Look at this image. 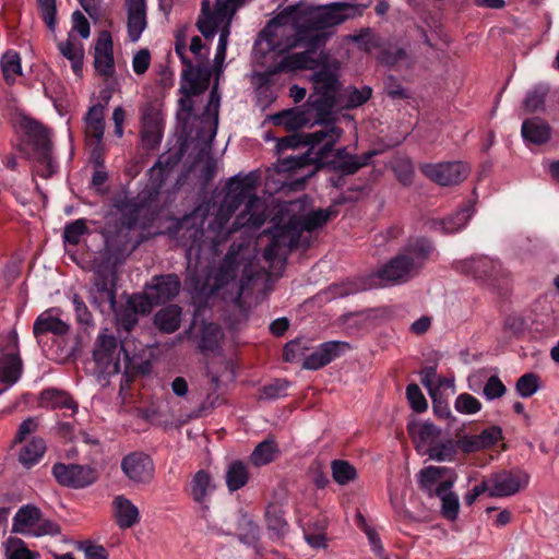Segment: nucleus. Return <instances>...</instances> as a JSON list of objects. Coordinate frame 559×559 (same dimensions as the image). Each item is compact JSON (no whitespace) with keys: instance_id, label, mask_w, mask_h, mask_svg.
<instances>
[{"instance_id":"1","label":"nucleus","mask_w":559,"mask_h":559,"mask_svg":"<svg viewBox=\"0 0 559 559\" xmlns=\"http://www.w3.org/2000/svg\"><path fill=\"white\" fill-rule=\"evenodd\" d=\"M366 5L350 2H332L325 5L300 10L298 5L284 9L277 19H289L293 22L295 34L286 38L282 45L277 37L263 29L261 36L265 37L267 48L278 52H287L297 47H305V51L287 55L276 64L275 72H292L297 70H313L325 61L322 52L328 35L326 28L337 26L347 20L361 16Z\"/></svg>"},{"instance_id":"2","label":"nucleus","mask_w":559,"mask_h":559,"mask_svg":"<svg viewBox=\"0 0 559 559\" xmlns=\"http://www.w3.org/2000/svg\"><path fill=\"white\" fill-rule=\"evenodd\" d=\"M336 97L311 93L306 103L308 115L312 114L314 121L322 124L323 128L310 133L295 132L281 138L276 144L277 152L282 154L288 147H297L302 144L311 146L322 144L318 154L319 159L329 155L342 134V129L334 126L333 109L336 106Z\"/></svg>"},{"instance_id":"3","label":"nucleus","mask_w":559,"mask_h":559,"mask_svg":"<svg viewBox=\"0 0 559 559\" xmlns=\"http://www.w3.org/2000/svg\"><path fill=\"white\" fill-rule=\"evenodd\" d=\"M435 251L426 237H411L399 252L370 277L371 285L388 286L409 282L419 275Z\"/></svg>"},{"instance_id":"4","label":"nucleus","mask_w":559,"mask_h":559,"mask_svg":"<svg viewBox=\"0 0 559 559\" xmlns=\"http://www.w3.org/2000/svg\"><path fill=\"white\" fill-rule=\"evenodd\" d=\"M229 209L235 211L241 204L245 209L234 221V229L246 228L250 231L260 229L265 223L269 213L265 201L255 194L254 181L250 176L230 178L225 187V195L222 200Z\"/></svg>"},{"instance_id":"5","label":"nucleus","mask_w":559,"mask_h":559,"mask_svg":"<svg viewBox=\"0 0 559 559\" xmlns=\"http://www.w3.org/2000/svg\"><path fill=\"white\" fill-rule=\"evenodd\" d=\"M20 126L29 139L35 160L40 165L39 168L33 170L34 176L37 175L45 179L52 177L58 171V164L52 158V142L48 129L27 116H22Z\"/></svg>"},{"instance_id":"6","label":"nucleus","mask_w":559,"mask_h":559,"mask_svg":"<svg viewBox=\"0 0 559 559\" xmlns=\"http://www.w3.org/2000/svg\"><path fill=\"white\" fill-rule=\"evenodd\" d=\"M117 265L110 258L103 260L94 270L91 288V302L102 312L107 304L109 310L117 305Z\"/></svg>"},{"instance_id":"7","label":"nucleus","mask_w":559,"mask_h":559,"mask_svg":"<svg viewBox=\"0 0 559 559\" xmlns=\"http://www.w3.org/2000/svg\"><path fill=\"white\" fill-rule=\"evenodd\" d=\"M454 267L457 272L472 276L492 288H500L507 284V272L501 263L488 257H472L457 261Z\"/></svg>"},{"instance_id":"8","label":"nucleus","mask_w":559,"mask_h":559,"mask_svg":"<svg viewBox=\"0 0 559 559\" xmlns=\"http://www.w3.org/2000/svg\"><path fill=\"white\" fill-rule=\"evenodd\" d=\"M22 367L16 331L0 335V382L9 385L17 382L22 374Z\"/></svg>"},{"instance_id":"9","label":"nucleus","mask_w":559,"mask_h":559,"mask_svg":"<svg viewBox=\"0 0 559 559\" xmlns=\"http://www.w3.org/2000/svg\"><path fill=\"white\" fill-rule=\"evenodd\" d=\"M418 489L432 499L452 489L457 480L456 472L448 466L429 465L421 468L417 474Z\"/></svg>"},{"instance_id":"10","label":"nucleus","mask_w":559,"mask_h":559,"mask_svg":"<svg viewBox=\"0 0 559 559\" xmlns=\"http://www.w3.org/2000/svg\"><path fill=\"white\" fill-rule=\"evenodd\" d=\"M117 350L118 342L114 335H98L94 344L93 360L99 373L110 377L120 372V358Z\"/></svg>"},{"instance_id":"11","label":"nucleus","mask_w":559,"mask_h":559,"mask_svg":"<svg viewBox=\"0 0 559 559\" xmlns=\"http://www.w3.org/2000/svg\"><path fill=\"white\" fill-rule=\"evenodd\" d=\"M421 174L440 186H454L465 180L469 174L466 164L462 162L425 163L419 165Z\"/></svg>"},{"instance_id":"12","label":"nucleus","mask_w":559,"mask_h":559,"mask_svg":"<svg viewBox=\"0 0 559 559\" xmlns=\"http://www.w3.org/2000/svg\"><path fill=\"white\" fill-rule=\"evenodd\" d=\"M181 282L177 274H165L154 276L152 283L146 285L141 297L146 299L151 310L154 306L165 304L174 299L180 290Z\"/></svg>"},{"instance_id":"13","label":"nucleus","mask_w":559,"mask_h":559,"mask_svg":"<svg viewBox=\"0 0 559 559\" xmlns=\"http://www.w3.org/2000/svg\"><path fill=\"white\" fill-rule=\"evenodd\" d=\"M488 481L490 485L489 497H510L528 485L530 475L522 469H502L491 474Z\"/></svg>"},{"instance_id":"14","label":"nucleus","mask_w":559,"mask_h":559,"mask_svg":"<svg viewBox=\"0 0 559 559\" xmlns=\"http://www.w3.org/2000/svg\"><path fill=\"white\" fill-rule=\"evenodd\" d=\"M120 467L124 476L133 484H148L154 477V462L148 454L142 451H133L124 455Z\"/></svg>"},{"instance_id":"15","label":"nucleus","mask_w":559,"mask_h":559,"mask_svg":"<svg viewBox=\"0 0 559 559\" xmlns=\"http://www.w3.org/2000/svg\"><path fill=\"white\" fill-rule=\"evenodd\" d=\"M52 475L61 485L70 488H84L95 481V471L79 464L56 463Z\"/></svg>"},{"instance_id":"16","label":"nucleus","mask_w":559,"mask_h":559,"mask_svg":"<svg viewBox=\"0 0 559 559\" xmlns=\"http://www.w3.org/2000/svg\"><path fill=\"white\" fill-rule=\"evenodd\" d=\"M116 316L118 332L130 333L139 322V314H147L152 310L146 299L140 294H133L129 297L124 306L112 310Z\"/></svg>"},{"instance_id":"17","label":"nucleus","mask_w":559,"mask_h":559,"mask_svg":"<svg viewBox=\"0 0 559 559\" xmlns=\"http://www.w3.org/2000/svg\"><path fill=\"white\" fill-rule=\"evenodd\" d=\"M330 210H316L301 217H290L286 224L288 231L292 234V238L288 241L290 248H297L301 231H313L318 228L323 227L332 215Z\"/></svg>"},{"instance_id":"18","label":"nucleus","mask_w":559,"mask_h":559,"mask_svg":"<svg viewBox=\"0 0 559 559\" xmlns=\"http://www.w3.org/2000/svg\"><path fill=\"white\" fill-rule=\"evenodd\" d=\"M94 67L104 78L115 73L114 43L110 32L102 31L94 47Z\"/></svg>"},{"instance_id":"19","label":"nucleus","mask_w":559,"mask_h":559,"mask_svg":"<svg viewBox=\"0 0 559 559\" xmlns=\"http://www.w3.org/2000/svg\"><path fill=\"white\" fill-rule=\"evenodd\" d=\"M58 308H49L41 312L34 321L33 334L40 342L41 336L50 333L55 336H64L70 330V325L60 319Z\"/></svg>"},{"instance_id":"20","label":"nucleus","mask_w":559,"mask_h":559,"mask_svg":"<svg viewBox=\"0 0 559 559\" xmlns=\"http://www.w3.org/2000/svg\"><path fill=\"white\" fill-rule=\"evenodd\" d=\"M191 289L193 304L195 310L193 314L192 325L195 324L197 318L201 314L202 310L209 307L210 300L219 292L217 287H214V282L211 277V272H207L204 276L195 275L191 278Z\"/></svg>"},{"instance_id":"21","label":"nucleus","mask_w":559,"mask_h":559,"mask_svg":"<svg viewBox=\"0 0 559 559\" xmlns=\"http://www.w3.org/2000/svg\"><path fill=\"white\" fill-rule=\"evenodd\" d=\"M224 332L219 324L202 321L198 332L191 335L197 348L203 355L215 354L221 349Z\"/></svg>"},{"instance_id":"22","label":"nucleus","mask_w":559,"mask_h":559,"mask_svg":"<svg viewBox=\"0 0 559 559\" xmlns=\"http://www.w3.org/2000/svg\"><path fill=\"white\" fill-rule=\"evenodd\" d=\"M154 201L142 199V192L136 198L124 195L115 201V207L121 215V224L128 229H132L138 225L139 218L143 210L150 206Z\"/></svg>"},{"instance_id":"23","label":"nucleus","mask_w":559,"mask_h":559,"mask_svg":"<svg viewBox=\"0 0 559 559\" xmlns=\"http://www.w3.org/2000/svg\"><path fill=\"white\" fill-rule=\"evenodd\" d=\"M191 216L175 219L166 228V234L170 238L182 240L185 246L193 247L203 236V229L197 226Z\"/></svg>"},{"instance_id":"24","label":"nucleus","mask_w":559,"mask_h":559,"mask_svg":"<svg viewBox=\"0 0 559 559\" xmlns=\"http://www.w3.org/2000/svg\"><path fill=\"white\" fill-rule=\"evenodd\" d=\"M39 406L47 409H70L73 415L78 411V403L73 396L64 391L57 388H47L40 392Z\"/></svg>"},{"instance_id":"25","label":"nucleus","mask_w":559,"mask_h":559,"mask_svg":"<svg viewBox=\"0 0 559 559\" xmlns=\"http://www.w3.org/2000/svg\"><path fill=\"white\" fill-rule=\"evenodd\" d=\"M126 5L128 9V37L135 43L146 27V3L145 0H126Z\"/></svg>"},{"instance_id":"26","label":"nucleus","mask_w":559,"mask_h":559,"mask_svg":"<svg viewBox=\"0 0 559 559\" xmlns=\"http://www.w3.org/2000/svg\"><path fill=\"white\" fill-rule=\"evenodd\" d=\"M308 146V150L306 153L296 155V156H287L283 157L280 160V168L283 171H296L298 169H301L309 165H317L320 166L324 162V159L329 156L326 155L324 158L319 159V152L322 147V144L311 146L310 144H302L297 146L299 147H306Z\"/></svg>"},{"instance_id":"27","label":"nucleus","mask_w":559,"mask_h":559,"mask_svg":"<svg viewBox=\"0 0 559 559\" xmlns=\"http://www.w3.org/2000/svg\"><path fill=\"white\" fill-rule=\"evenodd\" d=\"M181 80L186 90L194 93V96H199L209 88L211 71L207 67H193V63H191L182 70Z\"/></svg>"},{"instance_id":"28","label":"nucleus","mask_w":559,"mask_h":559,"mask_svg":"<svg viewBox=\"0 0 559 559\" xmlns=\"http://www.w3.org/2000/svg\"><path fill=\"white\" fill-rule=\"evenodd\" d=\"M471 216L469 209L464 207L447 217L431 218L427 222V225L431 230L450 235L460 231L467 224Z\"/></svg>"},{"instance_id":"29","label":"nucleus","mask_w":559,"mask_h":559,"mask_svg":"<svg viewBox=\"0 0 559 559\" xmlns=\"http://www.w3.org/2000/svg\"><path fill=\"white\" fill-rule=\"evenodd\" d=\"M116 523L120 528H130L140 522V511L132 501L120 495L112 501Z\"/></svg>"},{"instance_id":"30","label":"nucleus","mask_w":559,"mask_h":559,"mask_svg":"<svg viewBox=\"0 0 559 559\" xmlns=\"http://www.w3.org/2000/svg\"><path fill=\"white\" fill-rule=\"evenodd\" d=\"M43 515L41 510L34 504L22 506L12 520V533L15 534H29L35 528L40 516Z\"/></svg>"},{"instance_id":"31","label":"nucleus","mask_w":559,"mask_h":559,"mask_svg":"<svg viewBox=\"0 0 559 559\" xmlns=\"http://www.w3.org/2000/svg\"><path fill=\"white\" fill-rule=\"evenodd\" d=\"M374 155L376 153L373 151H369L361 156H347V158L342 160H328L326 157L324 162L320 164V166L326 165L335 173L349 176L356 174L360 168L367 166Z\"/></svg>"},{"instance_id":"32","label":"nucleus","mask_w":559,"mask_h":559,"mask_svg":"<svg viewBox=\"0 0 559 559\" xmlns=\"http://www.w3.org/2000/svg\"><path fill=\"white\" fill-rule=\"evenodd\" d=\"M521 133L525 142L542 145L550 139V127L543 119L534 117L523 121Z\"/></svg>"},{"instance_id":"33","label":"nucleus","mask_w":559,"mask_h":559,"mask_svg":"<svg viewBox=\"0 0 559 559\" xmlns=\"http://www.w3.org/2000/svg\"><path fill=\"white\" fill-rule=\"evenodd\" d=\"M105 105L97 103L91 106L84 116L85 134L90 140L103 141L105 133Z\"/></svg>"},{"instance_id":"34","label":"nucleus","mask_w":559,"mask_h":559,"mask_svg":"<svg viewBox=\"0 0 559 559\" xmlns=\"http://www.w3.org/2000/svg\"><path fill=\"white\" fill-rule=\"evenodd\" d=\"M181 308L177 305H168L162 308L154 317L155 326L163 333H174L180 326Z\"/></svg>"},{"instance_id":"35","label":"nucleus","mask_w":559,"mask_h":559,"mask_svg":"<svg viewBox=\"0 0 559 559\" xmlns=\"http://www.w3.org/2000/svg\"><path fill=\"white\" fill-rule=\"evenodd\" d=\"M313 92L337 98L340 84L336 74L328 69H321L312 75Z\"/></svg>"},{"instance_id":"36","label":"nucleus","mask_w":559,"mask_h":559,"mask_svg":"<svg viewBox=\"0 0 559 559\" xmlns=\"http://www.w3.org/2000/svg\"><path fill=\"white\" fill-rule=\"evenodd\" d=\"M250 478L248 465L240 461L235 460L227 466L225 473V481L230 492L237 491L245 487Z\"/></svg>"},{"instance_id":"37","label":"nucleus","mask_w":559,"mask_h":559,"mask_svg":"<svg viewBox=\"0 0 559 559\" xmlns=\"http://www.w3.org/2000/svg\"><path fill=\"white\" fill-rule=\"evenodd\" d=\"M169 176V173L154 164L148 170V182L142 190V199L156 202L162 189Z\"/></svg>"},{"instance_id":"38","label":"nucleus","mask_w":559,"mask_h":559,"mask_svg":"<svg viewBox=\"0 0 559 559\" xmlns=\"http://www.w3.org/2000/svg\"><path fill=\"white\" fill-rule=\"evenodd\" d=\"M311 118L307 110L287 109L273 115L275 126H283L287 130L296 131L309 123Z\"/></svg>"},{"instance_id":"39","label":"nucleus","mask_w":559,"mask_h":559,"mask_svg":"<svg viewBox=\"0 0 559 559\" xmlns=\"http://www.w3.org/2000/svg\"><path fill=\"white\" fill-rule=\"evenodd\" d=\"M46 452V443L41 438H33L25 444L19 453V462L25 467L31 468L36 465Z\"/></svg>"},{"instance_id":"40","label":"nucleus","mask_w":559,"mask_h":559,"mask_svg":"<svg viewBox=\"0 0 559 559\" xmlns=\"http://www.w3.org/2000/svg\"><path fill=\"white\" fill-rule=\"evenodd\" d=\"M278 453V447L274 439H265L258 443L250 455V462L257 466H264L273 462Z\"/></svg>"},{"instance_id":"41","label":"nucleus","mask_w":559,"mask_h":559,"mask_svg":"<svg viewBox=\"0 0 559 559\" xmlns=\"http://www.w3.org/2000/svg\"><path fill=\"white\" fill-rule=\"evenodd\" d=\"M238 539L248 546H253L260 538L259 526L248 514L239 512L237 516Z\"/></svg>"},{"instance_id":"42","label":"nucleus","mask_w":559,"mask_h":559,"mask_svg":"<svg viewBox=\"0 0 559 559\" xmlns=\"http://www.w3.org/2000/svg\"><path fill=\"white\" fill-rule=\"evenodd\" d=\"M1 70L7 84L15 82V75H22V61L17 51L7 50L1 58Z\"/></svg>"},{"instance_id":"43","label":"nucleus","mask_w":559,"mask_h":559,"mask_svg":"<svg viewBox=\"0 0 559 559\" xmlns=\"http://www.w3.org/2000/svg\"><path fill=\"white\" fill-rule=\"evenodd\" d=\"M202 13L204 17L198 21V29L206 39L213 38L217 33L219 21L224 20L225 17L216 13V5L214 7V12L212 13L210 11L207 1L202 2Z\"/></svg>"},{"instance_id":"44","label":"nucleus","mask_w":559,"mask_h":559,"mask_svg":"<svg viewBox=\"0 0 559 559\" xmlns=\"http://www.w3.org/2000/svg\"><path fill=\"white\" fill-rule=\"evenodd\" d=\"M379 60L386 67L394 69L411 68L413 64L411 57L403 48L383 49Z\"/></svg>"},{"instance_id":"45","label":"nucleus","mask_w":559,"mask_h":559,"mask_svg":"<svg viewBox=\"0 0 559 559\" xmlns=\"http://www.w3.org/2000/svg\"><path fill=\"white\" fill-rule=\"evenodd\" d=\"M287 237L290 239L292 234L288 231L286 225L277 227L275 231L272 233L271 241L263 251V258L266 262L273 263L281 257L282 241Z\"/></svg>"},{"instance_id":"46","label":"nucleus","mask_w":559,"mask_h":559,"mask_svg":"<svg viewBox=\"0 0 559 559\" xmlns=\"http://www.w3.org/2000/svg\"><path fill=\"white\" fill-rule=\"evenodd\" d=\"M266 527L272 533L271 538H281L287 533L288 524L282 511L275 506H269L265 512Z\"/></svg>"},{"instance_id":"47","label":"nucleus","mask_w":559,"mask_h":559,"mask_svg":"<svg viewBox=\"0 0 559 559\" xmlns=\"http://www.w3.org/2000/svg\"><path fill=\"white\" fill-rule=\"evenodd\" d=\"M426 453L429 455L431 460L438 462L452 461L457 454L456 443L452 439H448L445 441L440 442L437 441L428 447Z\"/></svg>"},{"instance_id":"48","label":"nucleus","mask_w":559,"mask_h":559,"mask_svg":"<svg viewBox=\"0 0 559 559\" xmlns=\"http://www.w3.org/2000/svg\"><path fill=\"white\" fill-rule=\"evenodd\" d=\"M235 212L236 211L229 209V206L226 203H224L223 201L221 202L213 221V225H215L217 229V236L219 238L225 239L230 234L236 231L234 229V224L231 225V227L227 226Z\"/></svg>"},{"instance_id":"49","label":"nucleus","mask_w":559,"mask_h":559,"mask_svg":"<svg viewBox=\"0 0 559 559\" xmlns=\"http://www.w3.org/2000/svg\"><path fill=\"white\" fill-rule=\"evenodd\" d=\"M211 475L204 469L198 471L191 481V496L194 501L201 503L211 492Z\"/></svg>"},{"instance_id":"50","label":"nucleus","mask_w":559,"mask_h":559,"mask_svg":"<svg viewBox=\"0 0 559 559\" xmlns=\"http://www.w3.org/2000/svg\"><path fill=\"white\" fill-rule=\"evenodd\" d=\"M348 349H350V345L347 342L329 341L320 344L317 348V352L325 365H329L334 359L344 355Z\"/></svg>"},{"instance_id":"51","label":"nucleus","mask_w":559,"mask_h":559,"mask_svg":"<svg viewBox=\"0 0 559 559\" xmlns=\"http://www.w3.org/2000/svg\"><path fill=\"white\" fill-rule=\"evenodd\" d=\"M352 40L366 52H372L373 50L379 49L382 44L380 36L370 27L361 28L358 33L352 36Z\"/></svg>"},{"instance_id":"52","label":"nucleus","mask_w":559,"mask_h":559,"mask_svg":"<svg viewBox=\"0 0 559 559\" xmlns=\"http://www.w3.org/2000/svg\"><path fill=\"white\" fill-rule=\"evenodd\" d=\"M441 500V514L449 521H454L459 516L460 512V500L459 496L449 489L440 496H436Z\"/></svg>"},{"instance_id":"53","label":"nucleus","mask_w":559,"mask_h":559,"mask_svg":"<svg viewBox=\"0 0 559 559\" xmlns=\"http://www.w3.org/2000/svg\"><path fill=\"white\" fill-rule=\"evenodd\" d=\"M333 479L338 485H346L353 481L356 476V468L344 460H334L331 463Z\"/></svg>"},{"instance_id":"54","label":"nucleus","mask_w":559,"mask_h":559,"mask_svg":"<svg viewBox=\"0 0 559 559\" xmlns=\"http://www.w3.org/2000/svg\"><path fill=\"white\" fill-rule=\"evenodd\" d=\"M408 430L416 441L429 445L437 442L441 433V430L436 425L429 421H425L424 424L418 426L417 430H415V428L412 427H409Z\"/></svg>"},{"instance_id":"55","label":"nucleus","mask_w":559,"mask_h":559,"mask_svg":"<svg viewBox=\"0 0 559 559\" xmlns=\"http://www.w3.org/2000/svg\"><path fill=\"white\" fill-rule=\"evenodd\" d=\"M290 382L285 379H275L260 389L259 400H276L287 395Z\"/></svg>"},{"instance_id":"56","label":"nucleus","mask_w":559,"mask_h":559,"mask_svg":"<svg viewBox=\"0 0 559 559\" xmlns=\"http://www.w3.org/2000/svg\"><path fill=\"white\" fill-rule=\"evenodd\" d=\"M88 233L86 222L84 218L75 219L68 223L63 229V241L72 246H76L80 242L81 237Z\"/></svg>"},{"instance_id":"57","label":"nucleus","mask_w":559,"mask_h":559,"mask_svg":"<svg viewBox=\"0 0 559 559\" xmlns=\"http://www.w3.org/2000/svg\"><path fill=\"white\" fill-rule=\"evenodd\" d=\"M36 3L43 22L49 31L55 32L57 27V0H37Z\"/></svg>"},{"instance_id":"58","label":"nucleus","mask_w":559,"mask_h":559,"mask_svg":"<svg viewBox=\"0 0 559 559\" xmlns=\"http://www.w3.org/2000/svg\"><path fill=\"white\" fill-rule=\"evenodd\" d=\"M39 554L29 550L25 543L20 538H10L7 551L8 559H37Z\"/></svg>"},{"instance_id":"59","label":"nucleus","mask_w":559,"mask_h":559,"mask_svg":"<svg viewBox=\"0 0 559 559\" xmlns=\"http://www.w3.org/2000/svg\"><path fill=\"white\" fill-rule=\"evenodd\" d=\"M308 349L306 342L301 338L289 341L283 348V360L286 362H297L306 355Z\"/></svg>"},{"instance_id":"60","label":"nucleus","mask_w":559,"mask_h":559,"mask_svg":"<svg viewBox=\"0 0 559 559\" xmlns=\"http://www.w3.org/2000/svg\"><path fill=\"white\" fill-rule=\"evenodd\" d=\"M71 301L73 305L76 322L80 325L84 326L85 329H87L90 326H94L92 312L88 310L86 304L81 298V296L78 294H74L72 296Z\"/></svg>"},{"instance_id":"61","label":"nucleus","mask_w":559,"mask_h":559,"mask_svg":"<svg viewBox=\"0 0 559 559\" xmlns=\"http://www.w3.org/2000/svg\"><path fill=\"white\" fill-rule=\"evenodd\" d=\"M515 389L520 396L531 397L538 390V376L532 372L524 373L518 379Z\"/></svg>"},{"instance_id":"62","label":"nucleus","mask_w":559,"mask_h":559,"mask_svg":"<svg viewBox=\"0 0 559 559\" xmlns=\"http://www.w3.org/2000/svg\"><path fill=\"white\" fill-rule=\"evenodd\" d=\"M548 93V88L546 86H536L532 90L524 100V107L528 112H535L543 108L545 104V98Z\"/></svg>"},{"instance_id":"63","label":"nucleus","mask_w":559,"mask_h":559,"mask_svg":"<svg viewBox=\"0 0 559 559\" xmlns=\"http://www.w3.org/2000/svg\"><path fill=\"white\" fill-rule=\"evenodd\" d=\"M406 397L412 409L416 413H423L427 409L428 403L420 388L416 383H411L406 388Z\"/></svg>"},{"instance_id":"64","label":"nucleus","mask_w":559,"mask_h":559,"mask_svg":"<svg viewBox=\"0 0 559 559\" xmlns=\"http://www.w3.org/2000/svg\"><path fill=\"white\" fill-rule=\"evenodd\" d=\"M454 407L461 414H475L481 409V403L469 393H461L455 400Z\"/></svg>"}]
</instances>
